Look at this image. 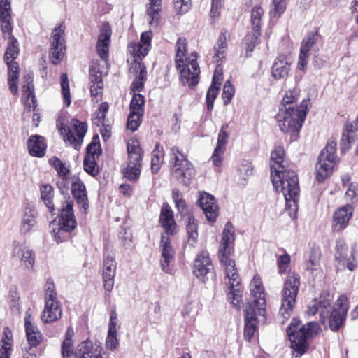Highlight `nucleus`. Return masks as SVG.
Segmentation results:
<instances>
[{"label": "nucleus", "mask_w": 358, "mask_h": 358, "mask_svg": "<svg viewBox=\"0 0 358 358\" xmlns=\"http://www.w3.org/2000/svg\"><path fill=\"white\" fill-rule=\"evenodd\" d=\"M285 152L281 148L271 152V165L272 183L277 192H281L286 201V210L292 218L296 217L299 186L298 176L294 171L288 169L284 161Z\"/></svg>", "instance_id": "f257e3e1"}, {"label": "nucleus", "mask_w": 358, "mask_h": 358, "mask_svg": "<svg viewBox=\"0 0 358 358\" xmlns=\"http://www.w3.org/2000/svg\"><path fill=\"white\" fill-rule=\"evenodd\" d=\"M234 228L230 222H227L222 232L219 259L224 267L225 276L228 279V282H226L230 289L227 294L228 299L234 306L239 307L241 299V278L236 268L235 261L231 258L234 252Z\"/></svg>", "instance_id": "f03ea898"}, {"label": "nucleus", "mask_w": 358, "mask_h": 358, "mask_svg": "<svg viewBox=\"0 0 358 358\" xmlns=\"http://www.w3.org/2000/svg\"><path fill=\"white\" fill-rule=\"evenodd\" d=\"M348 310V299L345 296H341L332 309L330 301L324 296H320L312 300L307 309L308 315H315L320 313V322L324 324L329 319V326L331 331H337L343 325Z\"/></svg>", "instance_id": "7ed1b4c3"}, {"label": "nucleus", "mask_w": 358, "mask_h": 358, "mask_svg": "<svg viewBox=\"0 0 358 358\" xmlns=\"http://www.w3.org/2000/svg\"><path fill=\"white\" fill-rule=\"evenodd\" d=\"M176 55L175 62L180 71V80L184 85L189 87L196 86L199 80L200 69L197 63V53L192 52L189 57H186L187 43L184 38H179L176 43Z\"/></svg>", "instance_id": "20e7f679"}, {"label": "nucleus", "mask_w": 358, "mask_h": 358, "mask_svg": "<svg viewBox=\"0 0 358 358\" xmlns=\"http://www.w3.org/2000/svg\"><path fill=\"white\" fill-rule=\"evenodd\" d=\"M320 329V326L316 322H309L306 324L301 326L300 321L297 318H293L287 328V334L291 343V348L294 350V356L297 358L308 349L307 339L315 336Z\"/></svg>", "instance_id": "39448f33"}, {"label": "nucleus", "mask_w": 358, "mask_h": 358, "mask_svg": "<svg viewBox=\"0 0 358 358\" xmlns=\"http://www.w3.org/2000/svg\"><path fill=\"white\" fill-rule=\"evenodd\" d=\"M308 101L303 99L297 107L288 106L279 108L276 115L280 129L284 133H298L304 122L308 108Z\"/></svg>", "instance_id": "423d86ee"}, {"label": "nucleus", "mask_w": 358, "mask_h": 358, "mask_svg": "<svg viewBox=\"0 0 358 358\" xmlns=\"http://www.w3.org/2000/svg\"><path fill=\"white\" fill-rule=\"evenodd\" d=\"M300 280L294 273H289L284 283L282 291L281 306L279 310V317L284 323L292 313L296 303V298L299 292Z\"/></svg>", "instance_id": "0eeeda50"}, {"label": "nucleus", "mask_w": 358, "mask_h": 358, "mask_svg": "<svg viewBox=\"0 0 358 358\" xmlns=\"http://www.w3.org/2000/svg\"><path fill=\"white\" fill-rule=\"evenodd\" d=\"M73 203L69 199L65 200L61 206L58 228L52 229V236L57 243H62L69 238V233L76 227V221L73 209Z\"/></svg>", "instance_id": "6e6552de"}, {"label": "nucleus", "mask_w": 358, "mask_h": 358, "mask_svg": "<svg viewBox=\"0 0 358 358\" xmlns=\"http://www.w3.org/2000/svg\"><path fill=\"white\" fill-rule=\"evenodd\" d=\"M8 46L4 59L8 66V85L10 92L15 95L18 92L19 65L15 60L20 52L17 40L14 36L8 37Z\"/></svg>", "instance_id": "1a4fd4ad"}, {"label": "nucleus", "mask_w": 358, "mask_h": 358, "mask_svg": "<svg viewBox=\"0 0 358 358\" xmlns=\"http://www.w3.org/2000/svg\"><path fill=\"white\" fill-rule=\"evenodd\" d=\"M45 291V306L41 318L44 323H51L62 317V304L57 299L55 286L52 282L47 281Z\"/></svg>", "instance_id": "9d476101"}, {"label": "nucleus", "mask_w": 358, "mask_h": 358, "mask_svg": "<svg viewBox=\"0 0 358 358\" xmlns=\"http://www.w3.org/2000/svg\"><path fill=\"white\" fill-rule=\"evenodd\" d=\"M336 149V143L331 141L322 150L315 166L316 180L319 182H323L332 173L333 168L337 162Z\"/></svg>", "instance_id": "9b49d317"}, {"label": "nucleus", "mask_w": 358, "mask_h": 358, "mask_svg": "<svg viewBox=\"0 0 358 358\" xmlns=\"http://www.w3.org/2000/svg\"><path fill=\"white\" fill-rule=\"evenodd\" d=\"M57 127L64 141L69 143L74 149L79 150L87 131V124L77 119H72L69 126L61 123Z\"/></svg>", "instance_id": "f8f14e48"}, {"label": "nucleus", "mask_w": 358, "mask_h": 358, "mask_svg": "<svg viewBox=\"0 0 358 358\" xmlns=\"http://www.w3.org/2000/svg\"><path fill=\"white\" fill-rule=\"evenodd\" d=\"M322 36L319 34L317 29L308 32L303 38L300 48V53L298 60V69L305 71L308 63L310 51H319V47L317 43L322 41Z\"/></svg>", "instance_id": "ddd939ff"}, {"label": "nucleus", "mask_w": 358, "mask_h": 358, "mask_svg": "<svg viewBox=\"0 0 358 358\" xmlns=\"http://www.w3.org/2000/svg\"><path fill=\"white\" fill-rule=\"evenodd\" d=\"M145 98L141 94H134L129 105L130 113L127 118V128L135 131L139 127L144 114Z\"/></svg>", "instance_id": "4468645a"}, {"label": "nucleus", "mask_w": 358, "mask_h": 358, "mask_svg": "<svg viewBox=\"0 0 358 358\" xmlns=\"http://www.w3.org/2000/svg\"><path fill=\"white\" fill-rule=\"evenodd\" d=\"M250 289L254 300L248 305H254L255 308L257 309L258 314L262 317V321L266 315V299L262 282L259 275L253 277L250 284Z\"/></svg>", "instance_id": "2eb2a0df"}, {"label": "nucleus", "mask_w": 358, "mask_h": 358, "mask_svg": "<svg viewBox=\"0 0 358 358\" xmlns=\"http://www.w3.org/2000/svg\"><path fill=\"white\" fill-rule=\"evenodd\" d=\"M64 27L59 25L52 34V43L50 50V58L54 64H59L64 55Z\"/></svg>", "instance_id": "dca6fc26"}, {"label": "nucleus", "mask_w": 358, "mask_h": 358, "mask_svg": "<svg viewBox=\"0 0 358 358\" xmlns=\"http://www.w3.org/2000/svg\"><path fill=\"white\" fill-rule=\"evenodd\" d=\"M171 172L173 176L180 183L185 186L190 185L195 176V169L192 162L187 159L182 163L171 166Z\"/></svg>", "instance_id": "f3484780"}, {"label": "nucleus", "mask_w": 358, "mask_h": 358, "mask_svg": "<svg viewBox=\"0 0 358 358\" xmlns=\"http://www.w3.org/2000/svg\"><path fill=\"white\" fill-rule=\"evenodd\" d=\"M262 317L258 314L257 309L255 308L254 305H247L245 309V329L244 336L246 339L250 341L256 331L257 324L264 323L266 321L261 320Z\"/></svg>", "instance_id": "a211bd4d"}, {"label": "nucleus", "mask_w": 358, "mask_h": 358, "mask_svg": "<svg viewBox=\"0 0 358 358\" xmlns=\"http://www.w3.org/2000/svg\"><path fill=\"white\" fill-rule=\"evenodd\" d=\"M90 93L93 101L98 102L102 94L103 83L102 79V72L100 71L99 65L94 63L89 73Z\"/></svg>", "instance_id": "6ab92c4d"}, {"label": "nucleus", "mask_w": 358, "mask_h": 358, "mask_svg": "<svg viewBox=\"0 0 358 358\" xmlns=\"http://www.w3.org/2000/svg\"><path fill=\"white\" fill-rule=\"evenodd\" d=\"M213 266L209 257V254L206 251L199 253L194 260L193 273L203 282L208 280L207 275L210 273Z\"/></svg>", "instance_id": "aec40b11"}, {"label": "nucleus", "mask_w": 358, "mask_h": 358, "mask_svg": "<svg viewBox=\"0 0 358 358\" xmlns=\"http://www.w3.org/2000/svg\"><path fill=\"white\" fill-rule=\"evenodd\" d=\"M197 202L205 213L207 220L210 222H214L218 216L219 211L215 197L208 193L203 192L200 194Z\"/></svg>", "instance_id": "412c9836"}, {"label": "nucleus", "mask_w": 358, "mask_h": 358, "mask_svg": "<svg viewBox=\"0 0 358 358\" xmlns=\"http://www.w3.org/2000/svg\"><path fill=\"white\" fill-rule=\"evenodd\" d=\"M12 255L27 268H31L34 264L33 252L24 243L17 241L13 242Z\"/></svg>", "instance_id": "4be33fe9"}, {"label": "nucleus", "mask_w": 358, "mask_h": 358, "mask_svg": "<svg viewBox=\"0 0 358 358\" xmlns=\"http://www.w3.org/2000/svg\"><path fill=\"white\" fill-rule=\"evenodd\" d=\"M101 350L99 343L87 339L78 345L75 356L76 358H103L101 355Z\"/></svg>", "instance_id": "5701e85b"}, {"label": "nucleus", "mask_w": 358, "mask_h": 358, "mask_svg": "<svg viewBox=\"0 0 358 358\" xmlns=\"http://www.w3.org/2000/svg\"><path fill=\"white\" fill-rule=\"evenodd\" d=\"M111 29L108 23H104L96 43V51L99 56L104 61L108 57L109 44L111 36Z\"/></svg>", "instance_id": "b1692460"}, {"label": "nucleus", "mask_w": 358, "mask_h": 358, "mask_svg": "<svg viewBox=\"0 0 358 358\" xmlns=\"http://www.w3.org/2000/svg\"><path fill=\"white\" fill-rule=\"evenodd\" d=\"M116 264L114 258L107 256L103 259V287L106 292H110L114 286Z\"/></svg>", "instance_id": "393cba45"}, {"label": "nucleus", "mask_w": 358, "mask_h": 358, "mask_svg": "<svg viewBox=\"0 0 358 358\" xmlns=\"http://www.w3.org/2000/svg\"><path fill=\"white\" fill-rule=\"evenodd\" d=\"M169 236L170 235H165V234H162L159 245L162 251V268L166 273L169 271V266L170 262L173 259L175 253L171 243Z\"/></svg>", "instance_id": "a878e982"}, {"label": "nucleus", "mask_w": 358, "mask_h": 358, "mask_svg": "<svg viewBox=\"0 0 358 358\" xmlns=\"http://www.w3.org/2000/svg\"><path fill=\"white\" fill-rule=\"evenodd\" d=\"M131 73H136V77L131 85L133 92H140L144 87V83L147 78L146 66L141 62H133L130 68Z\"/></svg>", "instance_id": "bb28decb"}, {"label": "nucleus", "mask_w": 358, "mask_h": 358, "mask_svg": "<svg viewBox=\"0 0 358 358\" xmlns=\"http://www.w3.org/2000/svg\"><path fill=\"white\" fill-rule=\"evenodd\" d=\"M159 222L164 230L165 235H173L176 232V223L173 213L168 204H164L159 216Z\"/></svg>", "instance_id": "cd10ccee"}, {"label": "nucleus", "mask_w": 358, "mask_h": 358, "mask_svg": "<svg viewBox=\"0 0 358 358\" xmlns=\"http://www.w3.org/2000/svg\"><path fill=\"white\" fill-rule=\"evenodd\" d=\"M24 327L29 347L36 348L42 342L43 336L38 327L31 322V315H27L24 318Z\"/></svg>", "instance_id": "c85d7f7f"}, {"label": "nucleus", "mask_w": 358, "mask_h": 358, "mask_svg": "<svg viewBox=\"0 0 358 358\" xmlns=\"http://www.w3.org/2000/svg\"><path fill=\"white\" fill-rule=\"evenodd\" d=\"M71 190L77 204L86 210L89 207L87 191L85 184L80 178H76L73 180Z\"/></svg>", "instance_id": "c756f323"}, {"label": "nucleus", "mask_w": 358, "mask_h": 358, "mask_svg": "<svg viewBox=\"0 0 358 358\" xmlns=\"http://www.w3.org/2000/svg\"><path fill=\"white\" fill-rule=\"evenodd\" d=\"M27 147L30 155L42 157L45 155L46 143L43 136L40 135L31 136L27 142Z\"/></svg>", "instance_id": "7c9ffc66"}, {"label": "nucleus", "mask_w": 358, "mask_h": 358, "mask_svg": "<svg viewBox=\"0 0 358 358\" xmlns=\"http://www.w3.org/2000/svg\"><path fill=\"white\" fill-rule=\"evenodd\" d=\"M352 213V206L346 205L334 213L333 227L335 231H341L345 228Z\"/></svg>", "instance_id": "2f4dec72"}, {"label": "nucleus", "mask_w": 358, "mask_h": 358, "mask_svg": "<svg viewBox=\"0 0 358 358\" xmlns=\"http://www.w3.org/2000/svg\"><path fill=\"white\" fill-rule=\"evenodd\" d=\"M289 70L290 62L285 56L280 55L273 63L271 73L275 79H285L287 77Z\"/></svg>", "instance_id": "473e14b6"}, {"label": "nucleus", "mask_w": 358, "mask_h": 358, "mask_svg": "<svg viewBox=\"0 0 358 358\" xmlns=\"http://www.w3.org/2000/svg\"><path fill=\"white\" fill-rule=\"evenodd\" d=\"M23 96L26 97V106L30 109L34 110L36 108L35 96L34 94V85L32 77L30 74H27L24 77L22 85Z\"/></svg>", "instance_id": "72a5a7b5"}, {"label": "nucleus", "mask_w": 358, "mask_h": 358, "mask_svg": "<svg viewBox=\"0 0 358 358\" xmlns=\"http://www.w3.org/2000/svg\"><path fill=\"white\" fill-rule=\"evenodd\" d=\"M36 215L37 213L35 209L30 207L25 208L20 226V232L22 234H26L35 226Z\"/></svg>", "instance_id": "f704fd0d"}, {"label": "nucleus", "mask_w": 358, "mask_h": 358, "mask_svg": "<svg viewBox=\"0 0 358 358\" xmlns=\"http://www.w3.org/2000/svg\"><path fill=\"white\" fill-rule=\"evenodd\" d=\"M149 6L147 8L149 24L153 27H157L160 19L162 0H149Z\"/></svg>", "instance_id": "c9c22d12"}, {"label": "nucleus", "mask_w": 358, "mask_h": 358, "mask_svg": "<svg viewBox=\"0 0 358 358\" xmlns=\"http://www.w3.org/2000/svg\"><path fill=\"white\" fill-rule=\"evenodd\" d=\"M41 198L50 213L55 214V208L53 203L54 188L49 184H43L40 186Z\"/></svg>", "instance_id": "e433bc0d"}, {"label": "nucleus", "mask_w": 358, "mask_h": 358, "mask_svg": "<svg viewBox=\"0 0 358 358\" xmlns=\"http://www.w3.org/2000/svg\"><path fill=\"white\" fill-rule=\"evenodd\" d=\"M263 16L264 10L261 6H256L252 8L250 22L252 30L260 31Z\"/></svg>", "instance_id": "4c0bfd02"}, {"label": "nucleus", "mask_w": 358, "mask_h": 358, "mask_svg": "<svg viewBox=\"0 0 358 358\" xmlns=\"http://www.w3.org/2000/svg\"><path fill=\"white\" fill-rule=\"evenodd\" d=\"M187 232L188 235V243L190 245L193 246L196 243V241L198 237L197 232V223L194 217L192 216H188L187 220Z\"/></svg>", "instance_id": "58836bf2"}, {"label": "nucleus", "mask_w": 358, "mask_h": 358, "mask_svg": "<svg viewBox=\"0 0 358 358\" xmlns=\"http://www.w3.org/2000/svg\"><path fill=\"white\" fill-rule=\"evenodd\" d=\"M149 50L148 45L145 46L142 43H131L129 45V51L135 58L134 62H138V59L141 60L145 57Z\"/></svg>", "instance_id": "ea45409f"}, {"label": "nucleus", "mask_w": 358, "mask_h": 358, "mask_svg": "<svg viewBox=\"0 0 358 358\" xmlns=\"http://www.w3.org/2000/svg\"><path fill=\"white\" fill-rule=\"evenodd\" d=\"M60 79L62 94L63 96L64 103L66 106H69L71 103V99L69 89V82L67 74L66 73H62L61 74Z\"/></svg>", "instance_id": "a19ab883"}, {"label": "nucleus", "mask_w": 358, "mask_h": 358, "mask_svg": "<svg viewBox=\"0 0 358 358\" xmlns=\"http://www.w3.org/2000/svg\"><path fill=\"white\" fill-rule=\"evenodd\" d=\"M227 48L226 36L223 33H221L217 39L216 45L214 49L216 52L214 59L215 62H219L225 57V49Z\"/></svg>", "instance_id": "79ce46f5"}, {"label": "nucleus", "mask_w": 358, "mask_h": 358, "mask_svg": "<svg viewBox=\"0 0 358 358\" xmlns=\"http://www.w3.org/2000/svg\"><path fill=\"white\" fill-rule=\"evenodd\" d=\"M170 153V168L174 166V164L182 163L188 159L187 155L184 154L178 147L171 148Z\"/></svg>", "instance_id": "37998d69"}, {"label": "nucleus", "mask_w": 358, "mask_h": 358, "mask_svg": "<svg viewBox=\"0 0 358 358\" xmlns=\"http://www.w3.org/2000/svg\"><path fill=\"white\" fill-rule=\"evenodd\" d=\"M260 35V31L252 30V33L248 34L245 36V48L247 52H252L254 48L259 43V36Z\"/></svg>", "instance_id": "c03bdc74"}, {"label": "nucleus", "mask_w": 358, "mask_h": 358, "mask_svg": "<svg viewBox=\"0 0 358 358\" xmlns=\"http://www.w3.org/2000/svg\"><path fill=\"white\" fill-rule=\"evenodd\" d=\"M101 153V149L99 144V138L97 135L94 136L91 143L87 147L86 156H92L98 158Z\"/></svg>", "instance_id": "a18cd8bd"}, {"label": "nucleus", "mask_w": 358, "mask_h": 358, "mask_svg": "<svg viewBox=\"0 0 358 358\" xmlns=\"http://www.w3.org/2000/svg\"><path fill=\"white\" fill-rule=\"evenodd\" d=\"M84 170L92 176H96L99 172L96 158L92 156H85L83 161Z\"/></svg>", "instance_id": "49530a36"}, {"label": "nucleus", "mask_w": 358, "mask_h": 358, "mask_svg": "<svg viewBox=\"0 0 358 358\" xmlns=\"http://www.w3.org/2000/svg\"><path fill=\"white\" fill-rule=\"evenodd\" d=\"M141 167L138 165L127 164V167L123 171V174L129 180L136 181L141 174Z\"/></svg>", "instance_id": "de8ad7c7"}, {"label": "nucleus", "mask_w": 358, "mask_h": 358, "mask_svg": "<svg viewBox=\"0 0 358 358\" xmlns=\"http://www.w3.org/2000/svg\"><path fill=\"white\" fill-rule=\"evenodd\" d=\"M286 0H273L270 14L272 17H279L286 9Z\"/></svg>", "instance_id": "09e8293b"}, {"label": "nucleus", "mask_w": 358, "mask_h": 358, "mask_svg": "<svg viewBox=\"0 0 358 358\" xmlns=\"http://www.w3.org/2000/svg\"><path fill=\"white\" fill-rule=\"evenodd\" d=\"M50 164L56 169L60 177H66L69 170L59 158L56 157H52L50 159Z\"/></svg>", "instance_id": "8fccbe9b"}, {"label": "nucleus", "mask_w": 358, "mask_h": 358, "mask_svg": "<svg viewBox=\"0 0 358 358\" xmlns=\"http://www.w3.org/2000/svg\"><path fill=\"white\" fill-rule=\"evenodd\" d=\"M228 128V124H224L222 126L220 133L218 134L217 143L215 148L217 150H224L225 145L227 142V139L229 137V134L227 132V129Z\"/></svg>", "instance_id": "3c124183"}, {"label": "nucleus", "mask_w": 358, "mask_h": 358, "mask_svg": "<svg viewBox=\"0 0 358 358\" xmlns=\"http://www.w3.org/2000/svg\"><path fill=\"white\" fill-rule=\"evenodd\" d=\"M220 87L210 85L206 94V105L208 110L210 111L213 108V103L218 94Z\"/></svg>", "instance_id": "603ef678"}, {"label": "nucleus", "mask_w": 358, "mask_h": 358, "mask_svg": "<svg viewBox=\"0 0 358 358\" xmlns=\"http://www.w3.org/2000/svg\"><path fill=\"white\" fill-rule=\"evenodd\" d=\"M297 90L294 89V90H288L285 95L284 96L282 100V103H281V106L280 107V108H285V107H288V106H293V103L294 102L296 101L297 100Z\"/></svg>", "instance_id": "864d4df0"}, {"label": "nucleus", "mask_w": 358, "mask_h": 358, "mask_svg": "<svg viewBox=\"0 0 358 358\" xmlns=\"http://www.w3.org/2000/svg\"><path fill=\"white\" fill-rule=\"evenodd\" d=\"M174 8L180 15L187 13L192 7L191 0H173Z\"/></svg>", "instance_id": "5fc2aeb1"}, {"label": "nucleus", "mask_w": 358, "mask_h": 358, "mask_svg": "<svg viewBox=\"0 0 358 358\" xmlns=\"http://www.w3.org/2000/svg\"><path fill=\"white\" fill-rule=\"evenodd\" d=\"M234 94V88L228 80L223 87L222 97L225 105L228 104Z\"/></svg>", "instance_id": "6e6d98bb"}, {"label": "nucleus", "mask_w": 358, "mask_h": 358, "mask_svg": "<svg viewBox=\"0 0 358 358\" xmlns=\"http://www.w3.org/2000/svg\"><path fill=\"white\" fill-rule=\"evenodd\" d=\"M11 17L10 3L8 0H0V19Z\"/></svg>", "instance_id": "4d7b16f0"}, {"label": "nucleus", "mask_w": 358, "mask_h": 358, "mask_svg": "<svg viewBox=\"0 0 358 358\" xmlns=\"http://www.w3.org/2000/svg\"><path fill=\"white\" fill-rule=\"evenodd\" d=\"M119 345L117 333L108 332L106 341V346L110 350H115Z\"/></svg>", "instance_id": "13d9d810"}, {"label": "nucleus", "mask_w": 358, "mask_h": 358, "mask_svg": "<svg viewBox=\"0 0 358 358\" xmlns=\"http://www.w3.org/2000/svg\"><path fill=\"white\" fill-rule=\"evenodd\" d=\"M1 21V31L3 34V38L5 39H8V37L13 36L12 35V24H11V18L6 17V20L5 19H0Z\"/></svg>", "instance_id": "bf43d9fd"}, {"label": "nucleus", "mask_w": 358, "mask_h": 358, "mask_svg": "<svg viewBox=\"0 0 358 358\" xmlns=\"http://www.w3.org/2000/svg\"><path fill=\"white\" fill-rule=\"evenodd\" d=\"M5 335L6 340L3 341V344L0 348V358H9L10 356L9 350L10 348V338L6 332H5Z\"/></svg>", "instance_id": "052dcab7"}, {"label": "nucleus", "mask_w": 358, "mask_h": 358, "mask_svg": "<svg viewBox=\"0 0 358 358\" xmlns=\"http://www.w3.org/2000/svg\"><path fill=\"white\" fill-rule=\"evenodd\" d=\"M355 139L352 136L349 134H343V137L340 142V148L341 153L344 154L350 148L352 142H354Z\"/></svg>", "instance_id": "680f3d73"}, {"label": "nucleus", "mask_w": 358, "mask_h": 358, "mask_svg": "<svg viewBox=\"0 0 358 358\" xmlns=\"http://www.w3.org/2000/svg\"><path fill=\"white\" fill-rule=\"evenodd\" d=\"M222 0H211L210 17L216 19L220 15V9L222 8Z\"/></svg>", "instance_id": "e2e57ef3"}, {"label": "nucleus", "mask_w": 358, "mask_h": 358, "mask_svg": "<svg viewBox=\"0 0 358 358\" xmlns=\"http://www.w3.org/2000/svg\"><path fill=\"white\" fill-rule=\"evenodd\" d=\"M127 152L128 155H134V153H143V151L139 146L138 141L135 139H131L128 141Z\"/></svg>", "instance_id": "0e129e2a"}, {"label": "nucleus", "mask_w": 358, "mask_h": 358, "mask_svg": "<svg viewBox=\"0 0 358 358\" xmlns=\"http://www.w3.org/2000/svg\"><path fill=\"white\" fill-rule=\"evenodd\" d=\"M73 353V341H64L62 345V355L64 358L70 357Z\"/></svg>", "instance_id": "69168bd1"}, {"label": "nucleus", "mask_w": 358, "mask_h": 358, "mask_svg": "<svg viewBox=\"0 0 358 358\" xmlns=\"http://www.w3.org/2000/svg\"><path fill=\"white\" fill-rule=\"evenodd\" d=\"M241 176L243 180L246 179V177L252 174L253 169L249 164H242L239 168Z\"/></svg>", "instance_id": "338daca9"}, {"label": "nucleus", "mask_w": 358, "mask_h": 358, "mask_svg": "<svg viewBox=\"0 0 358 358\" xmlns=\"http://www.w3.org/2000/svg\"><path fill=\"white\" fill-rule=\"evenodd\" d=\"M358 195V183H352L345 192V196L350 199H352Z\"/></svg>", "instance_id": "774afa93"}]
</instances>
